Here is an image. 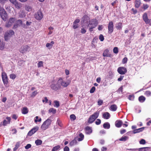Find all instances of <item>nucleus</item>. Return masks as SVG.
Here are the masks:
<instances>
[{
	"mask_svg": "<svg viewBox=\"0 0 151 151\" xmlns=\"http://www.w3.org/2000/svg\"><path fill=\"white\" fill-rule=\"evenodd\" d=\"M99 112L97 111L94 112L92 115H91L88 120V122L89 124L93 122L98 117Z\"/></svg>",
	"mask_w": 151,
	"mask_h": 151,
	"instance_id": "obj_1",
	"label": "nucleus"
},
{
	"mask_svg": "<svg viewBox=\"0 0 151 151\" xmlns=\"http://www.w3.org/2000/svg\"><path fill=\"white\" fill-rule=\"evenodd\" d=\"M52 120L48 119L45 120L42 125L41 128L42 130H45L49 128L51 124Z\"/></svg>",
	"mask_w": 151,
	"mask_h": 151,
	"instance_id": "obj_2",
	"label": "nucleus"
},
{
	"mask_svg": "<svg viewBox=\"0 0 151 151\" xmlns=\"http://www.w3.org/2000/svg\"><path fill=\"white\" fill-rule=\"evenodd\" d=\"M98 24V22L96 19H92L90 22L88 26L91 25L90 27L89 26L90 28L89 30L91 32L93 31V29L95 28Z\"/></svg>",
	"mask_w": 151,
	"mask_h": 151,
	"instance_id": "obj_3",
	"label": "nucleus"
},
{
	"mask_svg": "<svg viewBox=\"0 0 151 151\" xmlns=\"http://www.w3.org/2000/svg\"><path fill=\"white\" fill-rule=\"evenodd\" d=\"M0 15L4 21H6L7 19V14L5 9L1 7L0 8Z\"/></svg>",
	"mask_w": 151,
	"mask_h": 151,
	"instance_id": "obj_4",
	"label": "nucleus"
},
{
	"mask_svg": "<svg viewBox=\"0 0 151 151\" xmlns=\"http://www.w3.org/2000/svg\"><path fill=\"white\" fill-rule=\"evenodd\" d=\"M56 82L55 81H53L51 82L50 87L51 88L55 91H57L60 89L61 88V86L59 83H58V81L57 84H55Z\"/></svg>",
	"mask_w": 151,
	"mask_h": 151,
	"instance_id": "obj_5",
	"label": "nucleus"
},
{
	"mask_svg": "<svg viewBox=\"0 0 151 151\" xmlns=\"http://www.w3.org/2000/svg\"><path fill=\"white\" fill-rule=\"evenodd\" d=\"M14 32L12 30H10L5 33L4 35L5 40L7 41L10 38L12 35H14Z\"/></svg>",
	"mask_w": 151,
	"mask_h": 151,
	"instance_id": "obj_6",
	"label": "nucleus"
},
{
	"mask_svg": "<svg viewBox=\"0 0 151 151\" xmlns=\"http://www.w3.org/2000/svg\"><path fill=\"white\" fill-rule=\"evenodd\" d=\"M142 19L146 24L151 26V19H148L147 14L146 13H145L143 14Z\"/></svg>",
	"mask_w": 151,
	"mask_h": 151,
	"instance_id": "obj_7",
	"label": "nucleus"
},
{
	"mask_svg": "<svg viewBox=\"0 0 151 151\" xmlns=\"http://www.w3.org/2000/svg\"><path fill=\"white\" fill-rule=\"evenodd\" d=\"M58 83H59L61 86H62L64 87H67L70 83V82H67L63 81L61 78H59L58 80Z\"/></svg>",
	"mask_w": 151,
	"mask_h": 151,
	"instance_id": "obj_8",
	"label": "nucleus"
},
{
	"mask_svg": "<svg viewBox=\"0 0 151 151\" xmlns=\"http://www.w3.org/2000/svg\"><path fill=\"white\" fill-rule=\"evenodd\" d=\"M1 77L4 85H7L8 83V78L6 74L4 72L2 73Z\"/></svg>",
	"mask_w": 151,
	"mask_h": 151,
	"instance_id": "obj_9",
	"label": "nucleus"
},
{
	"mask_svg": "<svg viewBox=\"0 0 151 151\" xmlns=\"http://www.w3.org/2000/svg\"><path fill=\"white\" fill-rule=\"evenodd\" d=\"M43 17V15L41 10H39L35 14V17L38 20H41Z\"/></svg>",
	"mask_w": 151,
	"mask_h": 151,
	"instance_id": "obj_10",
	"label": "nucleus"
},
{
	"mask_svg": "<svg viewBox=\"0 0 151 151\" xmlns=\"http://www.w3.org/2000/svg\"><path fill=\"white\" fill-rule=\"evenodd\" d=\"M16 20V19L14 17L10 18L7 22L6 23L5 25V27H11L12 24L14 23Z\"/></svg>",
	"mask_w": 151,
	"mask_h": 151,
	"instance_id": "obj_11",
	"label": "nucleus"
},
{
	"mask_svg": "<svg viewBox=\"0 0 151 151\" xmlns=\"http://www.w3.org/2000/svg\"><path fill=\"white\" fill-rule=\"evenodd\" d=\"M118 73L121 75L125 74L127 72L126 68L124 67H119L117 69Z\"/></svg>",
	"mask_w": 151,
	"mask_h": 151,
	"instance_id": "obj_12",
	"label": "nucleus"
},
{
	"mask_svg": "<svg viewBox=\"0 0 151 151\" xmlns=\"http://www.w3.org/2000/svg\"><path fill=\"white\" fill-rule=\"evenodd\" d=\"M39 127L38 126L34 127L27 133V135L31 136L38 130Z\"/></svg>",
	"mask_w": 151,
	"mask_h": 151,
	"instance_id": "obj_13",
	"label": "nucleus"
},
{
	"mask_svg": "<svg viewBox=\"0 0 151 151\" xmlns=\"http://www.w3.org/2000/svg\"><path fill=\"white\" fill-rule=\"evenodd\" d=\"M108 33L109 34H111L113 31L114 25L112 21L109 22L108 25Z\"/></svg>",
	"mask_w": 151,
	"mask_h": 151,
	"instance_id": "obj_14",
	"label": "nucleus"
},
{
	"mask_svg": "<svg viewBox=\"0 0 151 151\" xmlns=\"http://www.w3.org/2000/svg\"><path fill=\"white\" fill-rule=\"evenodd\" d=\"M29 48V47L28 45L22 46L19 50V51L22 53H24L26 52Z\"/></svg>",
	"mask_w": 151,
	"mask_h": 151,
	"instance_id": "obj_15",
	"label": "nucleus"
},
{
	"mask_svg": "<svg viewBox=\"0 0 151 151\" xmlns=\"http://www.w3.org/2000/svg\"><path fill=\"white\" fill-rule=\"evenodd\" d=\"M82 21L85 24H88L90 21V18L87 15H84L82 18Z\"/></svg>",
	"mask_w": 151,
	"mask_h": 151,
	"instance_id": "obj_16",
	"label": "nucleus"
},
{
	"mask_svg": "<svg viewBox=\"0 0 151 151\" xmlns=\"http://www.w3.org/2000/svg\"><path fill=\"white\" fill-rule=\"evenodd\" d=\"M123 122L121 120H116L115 122V125L117 128L121 127L122 124Z\"/></svg>",
	"mask_w": 151,
	"mask_h": 151,
	"instance_id": "obj_17",
	"label": "nucleus"
},
{
	"mask_svg": "<svg viewBox=\"0 0 151 151\" xmlns=\"http://www.w3.org/2000/svg\"><path fill=\"white\" fill-rule=\"evenodd\" d=\"M109 51L108 49L105 50L103 54V56L104 57H111V55L109 53Z\"/></svg>",
	"mask_w": 151,
	"mask_h": 151,
	"instance_id": "obj_18",
	"label": "nucleus"
},
{
	"mask_svg": "<svg viewBox=\"0 0 151 151\" xmlns=\"http://www.w3.org/2000/svg\"><path fill=\"white\" fill-rule=\"evenodd\" d=\"M86 133V134H89L91 133L92 132V128L89 126H86L85 128Z\"/></svg>",
	"mask_w": 151,
	"mask_h": 151,
	"instance_id": "obj_19",
	"label": "nucleus"
},
{
	"mask_svg": "<svg viewBox=\"0 0 151 151\" xmlns=\"http://www.w3.org/2000/svg\"><path fill=\"white\" fill-rule=\"evenodd\" d=\"M141 4V0H135L134 2V6L137 8H139Z\"/></svg>",
	"mask_w": 151,
	"mask_h": 151,
	"instance_id": "obj_20",
	"label": "nucleus"
},
{
	"mask_svg": "<svg viewBox=\"0 0 151 151\" xmlns=\"http://www.w3.org/2000/svg\"><path fill=\"white\" fill-rule=\"evenodd\" d=\"M103 118L105 119H108L110 117V114L108 112H105L102 115Z\"/></svg>",
	"mask_w": 151,
	"mask_h": 151,
	"instance_id": "obj_21",
	"label": "nucleus"
},
{
	"mask_svg": "<svg viewBox=\"0 0 151 151\" xmlns=\"http://www.w3.org/2000/svg\"><path fill=\"white\" fill-rule=\"evenodd\" d=\"M19 16L20 18H24L26 17L25 12L23 10L20 11L18 13Z\"/></svg>",
	"mask_w": 151,
	"mask_h": 151,
	"instance_id": "obj_22",
	"label": "nucleus"
},
{
	"mask_svg": "<svg viewBox=\"0 0 151 151\" xmlns=\"http://www.w3.org/2000/svg\"><path fill=\"white\" fill-rule=\"evenodd\" d=\"M29 110L27 107H23L22 110V112L23 114H26L28 113Z\"/></svg>",
	"mask_w": 151,
	"mask_h": 151,
	"instance_id": "obj_23",
	"label": "nucleus"
},
{
	"mask_svg": "<svg viewBox=\"0 0 151 151\" xmlns=\"http://www.w3.org/2000/svg\"><path fill=\"white\" fill-rule=\"evenodd\" d=\"M54 44V42L53 41H51L50 43H47L46 44V47H48L49 49L51 48L53 46V45Z\"/></svg>",
	"mask_w": 151,
	"mask_h": 151,
	"instance_id": "obj_24",
	"label": "nucleus"
},
{
	"mask_svg": "<svg viewBox=\"0 0 151 151\" xmlns=\"http://www.w3.org/2000/svg\"><path fill=\"white\" fill-rule=\"evenodd\" d=\"M117 108V106L115 104L111 105L110 107L111 110L113 111H116Z\"/></svg>",
	"mask_w": 151,
	"mask_h": 151,
	"instance_id": "obj_25",
	"label": "nucleus"
},
{
	"mask_svg": "<svg viewBox=\"0 0 151 151\" xmlns=\"http://www.w3.org/2000/svg\"><path fill=\"white\" fill-rule=\"evenodd\" d=\"M144 129V127H142L137 129H134L133 131V133L134 134L139 132L142 131Z\"/></svg>",
	"mask_w": 151,
	"mask_h": 151,
	"instance_id": "obj_26",
	"label": "nucleus"
},
{
	"mask_svg": "<svg viewBox=\"0 0 151 151\" xmlns=\"http://www.w3.org/2000/svg\"><path fill=\"white\" fill-rule=\"evenodd\" d=\"M14 5L15 7L17 9H19L22 7L21 4L19 3L17 1Z\"/></svg>",
	"mask_w": 151,
	"mask_h": 151,
	"instance_id": "obj_27",
	"label": "nucleus"
},
{
	"mask_svg": "<svg viewBox=\"0 0 151 151\" xmlns=\"http://www.w3.org/2000/svg\"><path fill=\"white\" fill-rule=\"evenodd\" d=\"M138 100L140 102H143L145 100V98L143 96H141L139 97Z\"/></svg>",
	"mask_w": 151,
	"mask_h": 151,
	"instance_id": "obj_28",
	"label": "nucleus"
},
{
	"mask_svg": "<svg viewBox=\"0 0 151 151\" xmlns=\"http://www.w3.org/2000/svg\"><path fill=\"white\" fill-rule=\"evenodd\" d=\"M129 139V137L127 136H124L122 137L119 139L120 141H125Z\"/></svg>",
	"mask_w": 151,
	"mask_h": 151,
	"instance_id": "obj_29",
	"label": "nucleus"
},
{
	"mask_svg": "<svg viewBox=\"0 0 151 151\" xmlns=\"http://www.w3.org/2000/svg\"><path fill=\"white\" fill-rule=\"evenodd\" d=\"M103 127L104 128L109 129L110 127V124L108 122L105 123L103 125Z\"/></svg>",
	"mask_w": 151,
	"mask_h": 151,
	"instance_id": "obj_30",
	"label": "nucleus"
},
{
	"mask_svg": "<svg viewBox=\"0 0 151 151\" xmlns=\"http://www.w3.org/2000/svg\"><path fill=\"white\" fill-rule=\"evenodd\" d=\"M79 138H78V141H82L84 139V135L82 133H81L79 134Z\"/></svg>",
	"mask_w": 151,
	"mask_h": 151,
	"instance_id": "obj_31",
	"label": "nucleus"
},
{
	"mask_svg": "<svg viewBox=\"0 0 151 151\" xmlns=\"http://www.w3.org/2000/svg\"><path fill=\"white\" fill-rule=\"evenodd\" d=\"M116 27L118 30L122 29V23H119L117 24Z\"/></svg>",
	"mask_w": 151,
	"mask_h": 151,
	"instance_id": "obj_32",
	"label": "nucleus"
},
{
	"mask_svg": "<svg viewBox=\"0 0 151 151\" xmlns=\"http://www.w3.org/2000/svg\"><path fill=\"white\" fill-rule=\"evenodd\" d=\"M60 148V146L59 145H57L55 146L52 148V151H57L59 150Z\"/></svg>",
	"mask_w": 151,
	"mask_h": 151,
	"instance_id": "obj_33",
	"label": "nucleus"
},
{
	"mask_svg": "<svg viewBox=\"0 0 151 151\" xmlns=\"http://www.w3.org/2000/svg\"><path fill=\"white\" fill-rule=\"evenodd\" d=\"M42 141L40 139H37L35 141V143L37 145H41L42 143Z\"/></svg>",
	"mask_w": 151,
	"mask_h": 151,
	"instance_id": "obj_34",
	"label": "nucleus"
},
{
	"mask_svg": "<svg viewBox=\"0 0 151 151\" xmlns=\"http://www.w3.org/2000/svg\"><path fill=\"white\" fill-rule=\"evenodd\" d=\"M25 10L28 12H30L32 10V7L29 6H25Z\"/></svg>",
	"mask_w": 151,
	"mask_h": 151,
	"instance_id": "obj_35",
	"label": "nucleus"
},
{
	"mask_svg": "<svg viewBox=\"0 0 151 151\" xmlns=\"http://www.w3.org/2000/svg\"><path fill=\"white\" fill-rule=\"evenodd\" d=\"M77 143V142L76 139H74L72 140L70 143V145L72 146L76 144Z\"/></svg>",
	"mask_w": 151,
	"mask_h": 151,
	"instance_id": "obj_36",
	"label": "nucleus"
},
{
	"mask_svg": "<svg viewBox=\"0 0 151 151\" xmlns=\"http://www.w3.org/2000/svg\"><path fill=\"white\" fill-rule=\"evenodd\" d=\"M20 146V143L19 142H17L15 145V147L13 149L14 151H16L19 147Z\"/></svg>",
	"mask_w": 151,
	"mask_h": 151,
	"instance_id": "obj_37",
	"label": "nucleus"
},
{
	"mask_svg": "<svg viewBox=\"0 0 151 151\" xmlns=\"http://www.w3.org/2000/svg\"><path fill=\"white\" fill-rule=\"evenodd\" d=\"M42 120L40 118L39 119L38 116H36L35 118V123H37V122H40Z\"/></svg>",
	"mask_w": 151,
	"mask_h": 151,
	"instance_id": "obj_38",
	"label": "nucleus"
},
{
	"mask_svg": "<svg viewBox=\"0 0 151 151\" xmlns=\"http://www.w3.org/2000/svg\"><path fill=\"white\" fill-rule=\"evenodd\" d=\"M49 113H52L53 114H55L56 112V110L53 108H51L49 110Z\"/></svg>",
	"mask_w": 151,
	"mask_h": 151,
	"instance_id": "obj_39",
	"label": "nucleus"
},
{
	"mask_svg": "<svg viewBox=\"0 0 151 151\" xmlns=\"http://www.w3.org/2000/svg\"><path fill=\"white\" fill-rule=\"evenodd\" d=\"M134 95H130L129 96L128 99L129 100L131 101L134 100Z\"/></svg>",
	"mask_w": 151,
	"mask_h": 151,
	"instance_id": "obj_40",
	"label": "nucleus"
},
{
	"mask_svg": "<svg viewBox=\"0 0 151 151\" xmlns=\"http://www.w3.org/2000/svg\"><path fill=\"white\" fill-rule=\"evenodd\" d=\"M37 93V91H35L32 93L31 96L33 98L35 97Z\"/></svg>",
	"mask_w": 151,
	"mask_h": 151,
	"instance_id": "obj_41",
	"label": "nucleus"
},
{
	"mask_svg": "<svg viewBox=\"0 0 151 151\" xmlns=\"http://www.w3.org/2000/svg\"><path fill=\"white\" fill-rule=\"evenodd\" d=\"M43 66V62L42 61H39L37 64L38 68H40Z\"/></svg>",
	"mask_w": 151,
	"mask_h": 151,
	"instance_id": "obj_42",
	"label": "nucleus"
},
{
	"mask_svg": "<svg viewBox=\"0 0 151 151\" xmlns=\"http://www.w3.org/2000/svg\"><path fill=\"white\" fill-rule=\"evenodd\" d=\"M54 103L55 104V105H54V106L58 108L60 106V104L59 101H55Z\"/></svg>",
	"mask_w": 151,
	"mask_h": 151,
	"instance_id": "obj_43",
	"label": "nucleus"
},
{
	"mask_svg": "<svg viewBox=\"0 0 151 151\" xmlns=\"http://www.w3.org/2000/svg\"><path fill=\"white\" fill-rule=\"evenodd\" d=\"M113 52L115 54H117L118 52V48L117 47H114L113 49Z\"/></svg>",
	"mask_w": 151,
	"mask_h": 151,
	"instance_id": "obj_44",
	"label": "nucleus"
},
{
	"mask_svg": "<svg viewBox=\"0 0 151 151\" xmlns=\"http://www.w3.org/2000/svg\"><path fill=\"white\" fill-rule=\"evenodd\" d=\"M70 118L71 120L73 119V120H74L76 119V116L74 114H71L70 116Z\"/></svg>",
	"mask_w": 151,
	"mask_h": 151,
	"instance_id": "obj_45",
	"label": "nucleus"
},
{
	"mask_svg": "<svg viewBox=\"0 0 151 151\" xmlns=\"http://www.w3.org/2000/svg\"><path fill=\"white\" fill-rule=\"evenodd\" d=\"M145 94L147 96H149L151 95V92L150 91H146L145 92Z\"/></svg>",
	"mask_w": 151,
	"mask_h": 151,
	"instance_id": "obj_46",
	"label": "nucleus"
},
{
	"mask_svg": "<svg viewBox=\"0 0 151 151\" xmlns=\"http://www.w3.org/2000/svg\"><path fill=\"white\" fill-rule=\"evenodd\" d=\"M99 38L101 41H103L104 40V37L102 34L99 35Z\"/></svg>",
	"mask_w": 151,
	"mask_h": 151,
	"instance_id": "obj_47",
	"label": "nucleus"
},
{
	"mask_svg": "<svg viewBox=\"0 0 151 151\" xmlns=\"http://www.w3.org/2000/svg\"><path fill=\"white\" fill-rule=\"evenodd\" d=\"M146 143L145 140L143 139H141L140 141H139V143L141 145H144Z\"/></svg>",
	"mask_w": 151,
	"mask_h": 151,
	"instance_id": "obj_48",
	"label": "nucleus"
},
{
	"mask_svg": "<svg viewBox=\"0 0 151 151\" xmlns=\"http://www.w3.org/2000/svg\"><path fill=\"white\" fill-rule=\"evenodd\" d=\"M127 57L124 58L122 60V62L123 64L126 63L127 61Z\"/></svg>",
	"mask_w": 151,
	"mask_h": 151,
	"instance_id": "obj_49",
	"label": "nucleus"
},
{
	"mask_svg": "<svg viewBox=\"0 0 151 151\" xmlns=\"http://www.w3.org/2000/svg\"><path fill=\"white\" fill-rule=\"evenodd\" d=\"M96 88L95 87H92L90 91V93H94L95 90Z\"/></svg>",
	"mask_w": 151,
	"mask_h": 151,
	"instance_id": "obj_50",
	"label": "nucleus"
},
{
	"mask_svg": "<svg viewBox=\"0 0 151 151\" xmlns=\"http://www.w3.org/2000/svg\"><path fill=\"white\" fill-rule=\"evenodd\" d=\"M149 7V6L147 4H143V8L144 10L147 9Z\"/></svg>",
	"mask_w": 151,
	"mask_h": 151,
	"instance_id": "obj_51",
	"label": "nucleus"
},
{
	"mask_svg": "<svg viewBox=\"0 0 151 151\" xmlns=\"http://www.w3.org/2000/svg\"><path fill=\"white\" fill-rule=\"evenodd\" d=\"M10 77L11 78L14 79L16 78V76L15 74H10Z\"/></svg>",
	"mask_w": 151,
	"mask_h": 151,
	"instance_id": "obj_52",
	"label": "nucleus"
},
{
	"mask_svg": "<svg viewBox=\"0 0 151 151\" xmlns=\"http://www.w3.org/2000/svg\"><path fill=\"white\" fill-rule=\"evenodd\" d=\"M101 120L99 119H97L95 122V124L97 125L100 124L101 123Z\"/></svg>",
	"mask_w": 151,
	"mask_h": 151,
	"instance_id": "obj_53",
	"label": "nucleus"
},
{
	"mask_svg": "<svg viewBox=\"0 0 151 151\" xmlns=\"http://www.w3.org/2000/svg\"><path fill=\"white\" fill-rule=\"evenodd\" d=\"M148 148V147L140 148L139 149V151H146V149Z\"/></svg>",
	"mask_w": 151,
	"mask_h": 151,
	"instance_id": "obj_54",
	"label": "nucleus"
},
{
	"mask_svg": "<svg viewBox=\"0 0 151 151\" xmlns=\"http://www.w3.org/2000/svg\"><path fill=\"white\" fill-rule=\"evenodd\" d=\"M56 123L57 124H58V125L60 127H62V124L61 121L60 120H58L57 121Z\"/></svg>",
	"mask_w": 151,
	"mask_h": 151,
	"instance_id": "obj_55",
	"label": "nucleus"
},
{
	"mask_svg": "<svg viewBox=\"0 0 151 151\" xmlns=\"http://www.w3.org/2000/svg\"><path fill=\"white\" fill-rule=\"evenodd\" d=\"M131 11L133 12V14H136L137 12V9H134V8L132 9Z\"/></svg>",
	"mask_w": 151,
	"mask_h": 151,
	"instance_id": "obj_56",
	"label": "nucleus"
},
{
	"mask_svg": "<svg viewBox=\"0 0 151 151\" xmlns=\"http://www.w3.org/2000/svg\"><path fill=\"white\" fill-rule=\"evenodd\" d=\"M103 103V101L102 100L99 99L98 101V105H101Z\"/></svg>",
	"mask_w": 151,
	"mask_h": 151,
	"instance_id": "obj_57",
	"label": "nucleus"
},
{
	"mask_svg": "<svg viewBox=\"0 0 151 151\" xmlns=\"http://www.w3.org/2000/svg\"><path fill=\"white\" fill-rule=\"evenodd\" d=\"M31 147V145L30 144H28L25 147L26 149H28L30 148Z\"/></svg>",
	"mask_w": 151,
	"mask_h": 151,
	"instance_id": "obj_58",
	"label": "nucleus"
},
{
	"mask_svg": "<svg viewBox=\"0 0 151 151\" xmlns=\"http://www.w3.org/2000/svg\"><path fill=\"white\" fill-rule=\"evenodd\" d=\"M123 91L122 86L120 87L118 90V92L120 93V92H122Z\"/></svg>",
	"mask_w": 151,
	"mask_h": 151,
	"instance_id": "obj_59",
	"label": "nucleus"
},
{
	"mask_svg": "<svg viewBox=\"0 0 151 151\" xmlns=\"http://www.w3.org/2000/svg\"><path fill=\"white\" fill-rule=\"evenodd\" d=\"M78 27V26L77 24H75L74 23H73V29H76V28H77Z\"/></svg>",
	"mask_w": 151,
	"mask_h": 151,
	"instance_id": "obj_60",
	"label": "nucleus"
},
{
	"mask_svg": "<svg viewBox=\"0 0 151 151\" xmlns=\"http://www.w3.org/2000/svg\"><path fill=\"white\" fill-rule=\"evenodd\" d=\"M86 31L85 29L83 28L81 29V33L82 34H85L86 33Z\"/></svg>",
	"mask_w": 151,
	"mask_h": 151,
	"instance_id": "obj_61",
	"label": "nucleus"
},
{
	"mask_svg": "<svg viewBox=\"0 0 151 151\" xmlns=\"http://www.w3.org/2000/svg\"><path fill=\"white\" fill-rule=\"evenodd\" d=\"M17 22L18 23V24H20L21 25H22L23 24V22L22 20L20 19H18L17 20Z\"/></svg>",
	"mask_w": 151,
	"mask_h": 151,
	"instance_id": "obj_62",
	"label": "nucleus"
},
{
	"mask_svg": "<svg viewBox=\"0 0 151 151\" xmlns=\"http://www.w3.org/2000/svg\"><path fill=\"white\" fill-rule=\"evenodd\" d=\"M8 1V0H0V2L1 4H4Z\"/></svg>",
	"mask_w": 151,
	"mask_h": 151,
	"instance_id": "obj_63",
	"label": "nucleus"
},
{
	"mask_svg": "<svg viewBox=\"0 0 151 151\" xmlns=\"http://www.w3.org/2000/svg\"><path fill=\"white\" fill-rule=\"evenodd\" d=\"M64 151H69V148L67 146H65L64 148Z\"/></svg>",
	"mask_w": 151,
	"mask_h": 151,
	"instance_id": "obj_64",
	"label": "nucleus"
}]
</instances>
